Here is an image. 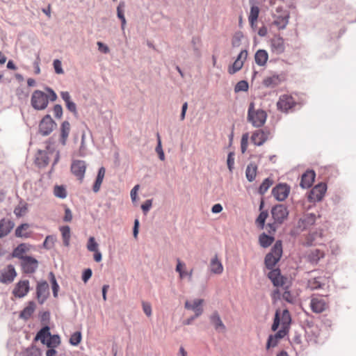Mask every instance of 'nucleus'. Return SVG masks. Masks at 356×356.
<instances>
[{
  "label": "nucleus",
  "instance_id": "1",
  "mask_svg": "<svg viewBox=\"0 0 356 356\" xmlns=\"http://www.w3.org/2000/svg\"><path fill=\"white\" fill-rule=\"evenodd\" d=\"M46 91L48 92V95L39 90H36L33 92L31 103L35 110H44L47 107L49 100L55 102L57 99V95L51 88H47Z\"/></svg>",
  "mask_w": 356,
  "mask_h": 356
},
{
  "label": "nucleus",
  "instance_id": "2",
  "mask_svg": "<svg viewBox=\"0 0 356 356\" xmlns=\"http://www.w3.org/2000/svg\"><path fill=\"white\" fill-rule=\"evenodd\" d=\"M268 278L271 280L273 285L276 287H282L285 291L282 294V298L288 302L292 303L294 301V298L287 289L289 286V282L288 279L281 275L279 269L270 271L268 274Z\"/></svg>",
  "mask_w": 356,
  "mask_h": 356
},
{
  "label": "nucleus",
  "instance_id": "3",
  "mask_svg": "<svg viewBox=\"0 0 356 356\" xmlns=\"http://www.w3.org/2000/svg\"><path fill=\"white\" fill-rule=\"evenodd\" d=\"M267 114L261 109H255L254 103L250 102L248 110L247 119L254 127H262L266 120Z\"/></svg>",
  "mask_w": 356,
  "mask_h": 356
},
{
  "label": "nucleus",
  "instance_id": "4",
  "mask_svg": "<svg viewBox=\"0 0 356 356\" xmlns=\"http://www.w3.org/2000/svg\"><path fill=\"white\" fill-rule=\"evenodd\" d=\"M316 220V217L314 214L307 213L304 215L291 230V235L296 236L300 234L302 232L309 229L315 224Z\"/></svg>",
  "mask_w": 356,
  "mask_h": 356
},
{
  "label": "nucleus",
  "instance_id": "5",
  "mask_svg": "<svg viewBox=\"0 0 356 356\" xmlns=\"http://www.w3.org/2000/svg\"><path fill=\"white\" fill-rule=\"evenodd\" d=\"M282 243L281 241H277L273 248L271 249V251L266 254L265 258V264L266 266L268 269H271L270 271L273 270V269L274 266L276 265V264L279 261L282 257Z\"/></svg>",
  "mask_w": 356,
  "mask_h": 356
},
{
  "label": "nucleus",
  "instance_id": "6",
  "mask_svg": "<svg viewBox=\"0 0 356 356\" xmlns=\"http://www.w3.org/2000/svg\"><path fill=\"white\" fill-rule=\"evenodd\" d=\"M291 321V314L288 309H284L282 312L277 310L271 329L273 331H276L279 325H281V329H286L288 331Z\"/></svg>",
  "mask_w": 356,
  "mask_h": 356
},
{
  "label": "nucleus",
  "instance_id": "7",
  "mask_svg": "<svg viewBox=\"0 0 356 356\" xmlns=\"http://www.w3.org/2000/svg\"><path fill=\"white\" fill-rule=\"evenodd\" d=\"M329 307L327 296L312 295L310 300V308L316 314L325 312Z\"/></svg>",
  "mask_w": 356,
  "mask_h": 356
},
{
  "label": "nucleus",
  "instance_id": "8",
  "mask_svg": "<svg viewBox=\"0 0 356 356\" xmlns=\"http://www.w3.org/2000/svg\"><path fill=\"white\" fill-rule=\"evenodd\" d=\"M271 214L276 223L282 224L285 220L287 219L289 216V211L285 205L277 204L272 208Z\"/></svg>",
  "mask_w": 356,
  "mask_h": 356
},
{
  "label": "nucleus",
  "instance_id": "9",
  "mask_svg": "<svg viewBox=\"0 0 356 356\" xmlns=\"http://www.w3.org/2000/svg\"><path fill=\"white\" fill-rule=\"evenodd\" d=\"M204 300L196 298L192 300H186L184 304L185 309L194 312L195 317H199L203 313Z\"/></svg>",
  "mask_w": 356,
  "mask_h": 356
},
{
  "label": "nucleus",
  "instance_id": "10",
  "mask_svg": "<svg viewBox=\"0 0 356 356\" xmlns=\"http://www.w3.org/2000/svg\"><path fill=\"white\" fill-rule=\"evenodd\" d=\"M86 163L82 160H74L71 165V172L76 178L82 181L86 170Z\"/></svg>",
  "mask_w": 356,
  "mask_h": 356
},
{
  "label": "nucleus",
  "instance_id": "11",
  "mask_svg": "<svg viewBox=\"0 0 356 356\" xmlns=\"http://www.w3.org/2000/svg\"><path fill=\"white\" fill-rule=\"evenodd\" d=\"M56 122L49 115H46L39 124L40 133L43 136H48L54 130Z\"/></svg>",
  "mask_w": 356,
  "mask_h": 356
},
{
  "label": "nucleus",
  "instance_id": "12",
  "mask_svg": "<svg viewBox=\"0 0 356 356\" xmlns=\"http://www.w3.org/2000/svg\"><path fill=\"white\" fill-rule=\"evenodd\" d=\"M296 102L291 95H282L280 97L277 102V109L282 112H287L289 109L293 108Z\"/></svg>",
  "mask_w": 356,
  "mask_h": 356
},
{
  "label": "nucleus",
  "instance_id": "13",
  "mask_svg": "<svg viewBox=\"0 0 356 356\" xmlns=\"http://www.w3.org/2000/svg\"><path fill=\"white\" fill-rule=\"evenodd\" d=\"M248 51L246 49L242 50L238 55L234 63L228 67V72L230 74H234L238 72L243 66L244 62L248 58Z\"/></svg>",
  "mask_w": 356,
  "mask_h": 356
},
{
  "label": "nucleus",
  "instance_id": "14",
  "mask_svg": "<svg viewBox=\"0 0 356 356\" xmlns=\"http://www.w3.org/2000/svg\"><path fill=\"white\" fill-rule=\"evenodd\" d=\"M327 191V185L325 183H320L315 186L310 191L309 199L312 202L321 201Z\"/></svg>",
  "mask_w": 356,
  "mask_h": 356
},
{
  "label": "nucleus",
  "instance_id": "15",
  "mask_svg": "<svg viewBox=\"0 0 356 356\" xmlns=\"http://www.w3.org/2000/svg\"><path fill=\"white\" fill-rule=\"evenodd\" d=\"M290 187L286 184H279L272 190V194L278 201H284L288 197Z\"/></svg>",
  "mask_w": 356,
  "mask_h": 356
},
{
  "label": "nucleus",
  "instance_id": "16",
  "mask_svg": "<svg viewBox=\"0 0 356 356\" xmlns=\"http://www.w3.org/2000/svg\"><path fill=\"white\" fill-rule=\"evenodd\" d=\"M17 276V273L13 265L7 266L0 275V282L3 284H10L13 282Z\"/></svg>",
  "mask_w": 356,
  "mask_h": 356
},
{
  "label": "nucleus",
  "instance_id": "17",
  "mask_svg": "<svg viewBox=\"0 0 356 356\" xmlns=\"http://www.w3.org/2000/svg\"><path fill=\"white\" fill-rule=\"evenodd\" d=\"M270 50L273 54H281L285 50L284 39L280 35H275L270 41Z\"/></svg>",
  "mask_w": 356,
  "mask_h": 356
},
{
  "label": "nucleus",
  "instance_id": "18",
  "mask_svg": "<svg viewBox=\"0 0 356 356\" xmlns=\"http://www.w3.org/2000/svg\"><path fill=\"white\" fill-rule=\"evenodd\" d=\"M22 268L24 273H32L35 272L38 266V261L29 256H25L22 259Z\"/></svg>",
  "mask_w": 356,
  "mask_h": 356
},
{
  "label": "nucleus",
  "instance_id": "19",
  "mask_svg": "<svg viewBox=\"0 0 356 356\" xmlns=\"http://www.w3.org/2000/svg\"><path fill=\"white\" fill-rule=\"evenodd\" d=\"M30 286L29 280H20L15 285L13 294L17 298L24 297L29 291Z\"/></svg>",
  "mask_w": 356,
  "mask_h": 356
},
{
  "label": "nucleus",
  "instance_id": "20",
  "mask_svg": "<svg viewBox=\"0 0 356 356\" xmlns=\"http://www.w3.org/2000/svg\"><path fill=\"white\" fill-rule=\"evenodd\" d=\"M49 294V287L47 282H40L37 285V299L40 304H43Z\"/></svg>",
  "mask_w": 356,
  "mask_h": 356
},
{
  "label": "nucleus",
  "instance_id": "21",
  "mask_svg": "<svg viewBox=\"0 0 356 356\" xmlns=\"http://www.w3.org/2000/svg\"><path fill=\"white\" fill-rule=\"evenodd\" d=\"M270 132L259 129L252 133L251 141L257 146L262 145L269 138Z\"/></svg>",
  "mask_w": 356,
  "mask_h": 356
},
{
  "label": "nucleus",
  "instance_id": "22",
  "mask_svg": "<svg viewBox=\"0 0 356 356\" xmlns=\"http://www.w3.org/2000/svg\"><path fill=\"white\" fill-rule=\"evenodd\" d=\"M328 279L323 277H318L311 278L307 282V287L311 290H317L323 289L325 285L328 284Z\"/></svg>",
  "mask_w": 356,
  "mask_h": 356
},
{
  "label": "nucleus",
  "instance_id": "23",
  "mask_svg": "<svg viewBox=\"0 0 356 356\" xmlns=\"http://www.w3.org/2000/svg\"><path fill=\"white\" fill-rule=\"evenodd\" d=\"M287 332H288L287 330H286V329H280L275 334L270 335L266 343V348L269 349L270 348L275 347L277 345L280 340L286 335Z\"/></svg>",
  "mask_w": 356,
  "mask_h": 356
},
{
  "label": "nucleus",
  "instance_id": "24",
  "mask_svg": "<svg viewBox=\"0 0 356 356\" xmlns=\"http://www.w3.org/2000/svg\"><path fill=\"white\" fill-rule=\"evenodd\" d=\"M316 177V174L314 170H307L301 177L300 186L303 188H308L312 186L313 182L314 181V179Z\"/></svg>",
  "mask_w": 356,
  "mask_h": 356
},
{
  "label": "nucleus",
  "instance_id": "25",
  "mask_svg": "<svg viewBox=\"0 0 356 356\" xmlns=\"http://www.w3.org/2000/svg\"><path fill=\"white\" fill-rule=\"evenodd\" d=\"M13 227L14 223L10 219H1L0 220V238L7 236Z\"/></svg>",
  "mask_w": 356,
  "mask_h": 356
},
{
  "label": "nucleus",
  "instance_id": "26",
  "mask_svg": "<svg viewBox=\"0 0 356 356\" xmlns=\"http://www.w3.org/2000/svg\"><path fill=\"white\" fill-rule=\"evenodd\" d=\"M282 81L281 77L278 74H273L264 79L262 84L266 88H274L278 86Z\"/></svg>",
  "mask_w": 356,
  "mask_h": 356
},
{
  "label": "nucleus",
  "instance_id": "27",
  "mask_svg": "<svg viewBox=\"0 0 356 356\" xmlns=\"http://www.w3.org/2000/svg\"><path fill=\"white\" fill-rule=\"evenodd\" d=\"M268 60V54L264 49H259L254 55L255 63L259 66H264Z\"/></svg>",
  "mask_w": 356,
  "mask_h": 356
},
{
  "label": "nucleus",
  "instance_id": "28",
  "mask_svg": "<svg viewBox=\"0 0 356 356\" xmlns=\"http://www.w3.org/2000/svg\"><path fill=\"white\" fill-rule=\"evenodd\" d=\"M210 270L212 273L220 275L223 272V266L217 255L210 261Z\"/></svg>",
  "mask_w": 356,
  "mask_h": 356
},
{
  "label": "nucleus",
  "instance_id": "29",
  "mask_svg": "<svg viewBox=\"0 0 356 356\" xmlns=\"http://www.w3.org/2000/svg\"><path fill=\"white\" fill-rule=\"evenodd\" d=\"M70 131V124L67 121H64L60 126V143L65 145L68 136Z\"/></svg>",
  "mask_w": 356,
  "mask_h": 356
},
{
  "label": "nucleus",
  "instance_id": "30",
  "mask_svg": "<svg viewBox=\"0 0 356 356\" xmlns=\"http://www.w3.org/2000/svg\"><path fill=\"white\" fill-rule=\"evenodd\" d=\"M35 309V304L33 301L29 302L27 306L21 312L19 317L24 320L29 319Z\"/></svg>",
  "mask_w": 356,
  "mask_h": 356
},
{
  "label": "nucleus",
  "instance_id": "31",
  "mask_svg": "<svg viewBox=\"0 0 356 356\" xmlns=\"http://www.w3.org/2000/svg\"><path fill=\"white\" fill-rule=\"evenodd\" d=\"M105 173H106L105 168L104 167H101L99 169L96 180H95L93 187H92V190L95 193H97L100 190L101 185L103 182V180H104V176H105Z\"/></svg>",
  "mask_w": 356,
  "mask_h": 356
},
{
  "label": "nucleus",
  "instance_id": "32",
  "mask_svg": "<svg viewBox=\"0 0 356 356\" xmlns=\"http://www.w3.org/2000/svg\"><path fill=\"white\" fill-rule=\"evenodd\" d=\"M289 15L286 12L282 15L276 17L274 24L276 25L279 29H284L289 23Z\"/></svg>",
  "mask_w": 356,
  "mask_h": 356
},
{
  "label": "nucleus",
  "instance_id": "33",
  "mask_svg": "<svg viewBox=\"0 0 356 356\" xmlns=\"http://www.w3.org/2000/svg\"><path fill=\"white\" fill-rule=\"evenodd\" d=\"M210 321L211 323L214 325L216 330L222 331L225 330V326L217 312H214L211 315Z\"/></svg>",
  "mask_w": 356,
  "mask_h": 356
},
{
  "label": "nucleus",
  "instance_id": "34",
  "mask_svg": "<svg viewBox=\"0 0 356 356\" xmlns=\"http://www.w3.org/2000/svg\"><path fill=\"white\" fill-rule=\"evenodd\" d=\"M257 172V165L255 163H250L245 170V176L249 181H252L255 179Z\"/></svg>",
  "mask_w": 356,
  "mask_h": 356
},
{
  "label": "nucleus",
  "instance_id": "35",
  "mask_svg": "<svg viewBox=\"0 0 356 356\" xmlns=\"http://www.w3.org/2000/svg\"><path fill=\"white\" fill-rule=\"evenodd\" d=\"M29 225L27 223L22 224L15 229V236L17 237L28 238L30 236V233L28 232Z\"/></svg>",
  "mask_w": 356,
  "mask_h": 356
},
{
  "label": "nucleus",
  "instance_id": "36",
  "mask_svg": "<svg viewBox=\"0 0 356 356\" xmlns=\"http://www.w3.org/2000/svg\"><path fill=\"white\" fill-rule=\"evenodd\" d=\"M259 11V8L257 6H251L250 15L248 16V20L252 26H253L257 22Z\"/></svg>",
  "mask_w": 356,
  "mask_h": 356
},
{
  "label": "nucleus",
  "instance_id": "37",
  "mask_svg": "<svg viewBox=\"0 0 356 356\" xmlns=\"http://www.w3.org/2000/svg\"><path fill=\"white\" fill-rule=\"evenodd\" d=\"M60 231L62 234L64 245L67 247L69 246L71 237L70 227L67 225L60 227Z\"/></svg>",
  "mask_w": 356,
  "mask_h": 356
},
{
  "label": "nucleus",
  "instance_id": "38",
  "mask_svg": "<svg viewBox=\"0 0 356 356\" xmlns=\"http://www.w3.org/2000/svg\"><path fill=\"white\" fill-rule=\"evenodd\" d=\"M54 195L58 198L65 199L67 195L65 186L63 185H56L54 187Z\"/></svg>",
  "mask_w": 356,
  "mask_h": 356
},
{
  "label": "nucleus",
  "instance_id": "39",
  "mask_svg": "<svg viewBox=\"0 0 356 356\" xmlns=\"http://www.w3.org/2000/svg\"><path fill=\"white\" fill-rule=\"evenodd\" d=\"M125 6V3L123 1L120 2L119 5L117 7V15L118 18L121 20V27L122 29L124 30L126 25V19L124 15V8Z\"/></svg>",
  "mask_w": 356,
  "mask_h": 356
},
{
  "label": "nucleus",
  "instance_id": "40",
  "mask_svg": "<svg viewBox=\"0 0 356 356\" xmlns=\"http://www.w3.org/2000/svg\"><path fill=\"white\" fill-rule=\"evenodd\" d=\"M324 257V252L318 249L313 250L308 254V258L312 262L316 263Z\"/></svg>",
  "mask_w": 356,
  "mask_h": 356
},
{
  "label": "nucleus",
  "instance_id": "41",
  "mask_svg": "<svg viewBox=\"0 0 356 356\" xmlns=\"http://www.w3.org/2000/svg\"><path fill=\"white\" fill-rule=\"evenodd\" d=\"M45 343L49 348H56L60 343V337L50 334Z\"/></svg>",
  "mask_w": 356,
  "mask_h": 356
},
{
  "label": "nucleus",
  "instance_id": "42",
  "mask_svg": "<svg viewBox=\"0 0 356 356\" xmlns=\"http://www.w3.org/2000/svg\"><path fill=\"white\" fill-rule=\"evenodd\" d=\"M50 334L49 328L46 326L41 329L37 334L36 339H39L42 343H45L47 340V338H48Z\"/></svg>",
  "mask_w": 356,
  "mask_h": 356
},
{
  "label": "nucleus",
  "instance_id": "43",
  "mask_svg": "<svg viewBox=\"0 0 356 356\" xmlns=\"http://www.w3.org/2000/svg\"><path fill=\"white\" fill-rule=\"evenodd\" d=\"M28 250V248L26 245L24 243H22L19 245L13 251V256L17 258L22 259L24 253H25Z\"/></svg>",
  "mask_w": 356,
  "mask_h": 356
},
{
  "label": "nucleus",
  "instance_id": "44",
  "mask_svg": "<svg viewBox=\"0 0 356 356\" xmlns=\"http://www.w3.org/2000/svg\"><path fill=\"white\" fill-rule=\"evenodd\" d=\"M273 241H274L273 237L269 236L266 235V234H262L259 236V243H260L261 246H262L264 248H267V247L270 246L272 244V243L273 242Z\"/></svg>",
  "mask_w": 356,
  "mask_h": 356
},
{
  "label": "nucleus",
  "instance_id": "45",
  "mask_svg": "<svg viewBox=\"0 0 356 356\" xmlns=\"http://www.w3.org/2000/svg\"><path fill=\"white\" fill-rule=\"evenodd\" d=\"M176 271L179 273V278L181 280L187 276L188 271L186 270V264L181 262L179 259H177Z\"/></svg>",
  "mask_w": 356,
  "mask_h": 356
},
{
  "label": "nucleus",
  "instance_id": "46",
  "mask_svg": "<svg viewBox=\"0 0 356 356\" xmlns=\"http://www.w3.org/2000/svg\"><path fill=\"white\" fill-rule=\"evenodd\" d=\"M273 180L270 178H266L264 180L262 184L260 185L259 188V193L261 195H264L268 188L273 185Z\"/></svg>",
  "mask_w": 356,
  "mask_h": 356
},
{
  "label": "nucleus",
  "instance_id": "47",
  "mask_svg": "<svg viewBox=\"0 0 356 356\" xmlns=\"http://www.w3.org/2000/svg\"><path fill=\"white\" fill-rule=\"evenodd\" d=\"M321 236H322L321 232H311L307 236L306 241L304 243L307 245H311L317 239L318 237L321 238Z\"/></svg>",
  "mask_w": 356,
  "mask_h": 356
},
{
  "label": "nucleus",
  "instance_id": "48",
  "mask_svg": "<svg viewBox=\"0 0 356 356\" xmlns=\"http://www.w3.org/2000/svg\"><path fill=\"white\" fill-rule=\"evenodd\" d=\"M47 153L40 152L38 156L36 159L38 165L40 166H46L49 162V156L47 155Z\"/></svg>",
  "mask_w": 356,
  "mask_h": 356
},
{
  "label": "nucleus",
  "instance_id": "49",
  "mask_svg": "<svg viewBox=\"0 0 356 356\" xmlns=\"http://www.w3.org/2000/svg\"><path fill=\"white\" fill-rule=\"evenodd\" d=\"M268 216V213L266 211H261L257 218L256 219V224L258 227L263 229L264 227L265 221Z\"/></svg>",
  "mask_w": 356,
  "mask_h": 356
},
{
  "label": "nucleus",
  "instance_id": "50",
  "mask_svg": "<svg viewBox=\"0 0 356 356\" xmlns=\"http://www.w3.org/2000/svg\"><path fill=\"white\" fill-rule=\"evenodd\" d=\"M82 339L81 332H75L71 335L70 343L72 346H77L79 344Z\"/></svg>",
  "mask_w": 356,
  "mask_h": 356
},
{
  "label": "nucleus",
  "instance_id": "51",
  "mask_svg": "<svg viewBox=\"0 0 356 356\" xmlns=\"http://www.w3.org/2000/svg\"><path fill=\"white\" fill-rule=\"evenodd\" d=\"M87 249L90 252H95L98 250V243L96 242L93 236H90L88 241Z\"/></svg>",
  "mask_w": 356,
  "mask_h": 356
},
{
  "label": "nucleus",
  "instance_id": "52",
  "mask_svg": "<svg viewBox=\"0 0 356 356\" xmlns=\"http://www.w3.org/2000/svg\"><path fill=\"white\" fill-rule=\"evenodd\" d=\"M248 83L246 81H240L236 83L234 90L236 92L241 91L245 92L248 90Z\"/></svg>",
  "mask_w": 356,
  "mask_h": 356
},
{
  "label": "nucleus",
  "instance_id": "53",
  "mask_svg": "<svg viewBox=\"0 0 356 356\" xmlns=\"http://www.w3.org/2000/svg\"><path fill=\"white\" fill-rule=\"evenodd\" d=\"M157 140H158V144H157V146L156 147V152L159 154V159L161 161H164V159H165V154H164V152H163V149H162L161 138H160V136H159V134H157Z\"/></svg>",
  "mask_w": 356,
  "mask_h": 356
},
{
  "label": "nucleus",
  "instance_id": "54",
  "mask_svg": "<svg viewBox=\"0 0 356 356\" xmlns=\"http://www.w3.org/2000/svg\"><path fill=\"white\" fill-rule=\"evenodd\" d=\"M248 134H244L242 136L241 141V152L244 154L248 148Z\"/></svg>",
  "mask_w": 356,
  "mask_h": 356
},
{
  "label": "nucleus",
  "instance_id": "55",
  "mask_svg": "<svg viewBox=\"0 0 356 356\" xmlns=\"http://www.w3.org/2000/svg\"><path fill=\"white\" fill-rule=\"evenodd\" d=\"M24 356H41V353L38 348L32 347L26 350Z\"/></svg>",
  "mask_w": 356,
  "mask_h": 356
},
{
  "label": "nucleus",
  "instance_id": "56",
  "mask_svg": "<svg viewBox=\"0 0 356 356\" xmlns=\"http://www.w3.org/2000/svg\"><path fill=\"white\" fill-rule=\"evenodd\" d=\"M50 275L51 277V282L52 284L53 294L54 297H57L59 286L57 284L54 275L52 273H51Z\"/></svg>",
  "mask_w": 356,
  "mask_h": 356
},
{
  "label": "nucleus",
  "instance_id": "57",
  "mask_svg": "<svg viewBox=\"0 0 356 356\" xmlns=\"http://www.w3.org/2000/svg\"><path fill=\"white\" fill-rule=\"evenodd\" d=\"M53 65H54L55 72L56 74H61L64 73V71L62 68V64H61L60 60H59L58 59L54 60V63H53Z\"/></svg>",
  "mask_w": 356,
  "mask_h": 356
},
{
  "label": "nucleus",
  "instance_id": "58",
  "mask_svg": "<svg viewBox=\"0 0 356 356\" xmlns=\"http://www.w3.org/2000/svg\"><path fill=\"white\" fill-rule=\"evenodd\" d=\"M227 167L230 172H232L234 165V154L233 152H229L227 156Z\"/></svg>",
  "mask_w": 356,
  "mask_h": 356
},
{
  "label": "nucleus",
  "instance_id": "59",
  "mask_svg": "<svg viewBox=\"0 0 356 356\" xmlns=\"http://www.w3.org/2000/svg\"><path fill=\"white\" fill-rule=\"evenodd\" d=\"M54 113L56 118L60 119L63 115V108L60 104H56L54 106Z\"/></svg>",
  "mask_w": 356,
  "mask_h": 356
},
{
  "label": "nucleus",
  "instance_id": "60",
  "mask_svg": "<svg viewBox=\"0 0 356 356\" xmlns=\"http://www.w3.org/2000/svg\"><path fill=\"white\" fill-rule=\"evenodd\" d=\"M65 106L70 112H72L74 115L77 114L76 106L74 102L70 100L65 103Z\"/></svg>",
  "mask_w": 356,
  "mask_h": 356
},
{
  "label": "nucleus",
  "instance_id": "61",
  "mask_svg": "<svg viewBox=\"0 0 356 356\" xmlns=\"http://www.w3.org/2000/svg\"><path fill=\"white\" fill-rule=\"evenodd\" d=\"M65 106L70 112H72L74 115L77 114L76 106L74 102L70 100L65 103Z\"/></svg>",
  "mask_w": 356,
  "mask_h": 356
},
{
  "label": "nucleus",
  "instance_id": "62",
  "mask_svg": "<svg viewBox=\"0 0 356 356\" xmlns=\"http://www.w3.org/2000/svg\"><path fill=\"white\" fill-rule=\"evenodd\" d=\"M54 243V239L51 236H47L44 241L43 245L44 248H51Z\"/></svg>",
  "mask_w": 356,
  "mask_h": 356
},
{
  "label": "nucleus",
  "instance_id": "63",
  "mask_svg": "<svg viewBox=\"0 0 356 356\" xmlns=\"http://www.w3.org/2000/svg\"><path fill=\"white\" fill-rule=\"evenodd\" d=\"M143 309L147 316H150L152 315V307L149 303L143 302Z\"/></svg>",
  "mask_w": 356,
  "mask_h": 356
},
{
  "label": "nucleus",
  "instance_id": "64",
  "mask_svg": "<svg viewBox=\"0 0 356 356\" xmlns=\"http://www.w3.org/2000/svg\"><path fill=\"white\" fill-rule=\"evenodd\" d=\"M92 276V270L90 268H87L84 270L83 275H82V280L84 282H87L88 280Z\"/></svg>",
  "mask_w": 356,
  "mask_h": 356
}]
</instances>
